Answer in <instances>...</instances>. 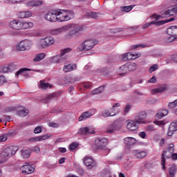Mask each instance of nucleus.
<instances>
[{"label": "nucleus", "instance_id": "nucleus-1", "mask_svg": "<svg viewBox=\"0 0 177 177\" xmlns=\"http://www.w3.org/2000/svg\"><path fill=\"white\" fill-rule=\"evenodd\" d=\"M9 27L13 30H27V28H32L34 24L32 22L15 19L9 23Z\"/></svg>", "mask_w": 177, "mask_h": 177}, {"label": "nucleus", "instance_id": "nucleus-2", "mask_svg": "<svg viewBox=\"0 0 177 177\" xmlns=\"http://www.w3.org/2000/svg\"><path fill=\"white\" fill-rule=\"evenodd\" d=\"M85 31V27L82 25L74 24L71 26L69 32L66 34V37L70 39L71 38H77Z\"/></svg>", "mask_w": 177, "mask_h": 177}, {"label": "nucleus", "instance_id": "nucleus-3", "mask_svg": "<svg viewBox=\"0 0 177 177\" xmlns=\"http://www.w3.org/2000/svg\"><path fill=\"white\" fill-rule=\"evenodd\" d=\"M173 1L175 3L177 2V0H173ZM175 13H177V3L174 5L171 9L162 12L160 15H157V14H153L151 17V18L155 19L156 20H160V19H165V17H170V16H174Z\"/></svg>", "mask_w": 177, "mask_h": 177}, {"label": "nucleus", "instance_id": "nucleus-4", "mask_svg": "<svg viewBox=\"0 0 177 177\" xmlns=\"http://www.w3.org/2000/svg\"><path fill=\"white\" fill-rule=\"evenodd\" d=\"M175 149L174 148V144H170L167 150L165 151L164 153L161 154V165L162 169L165 170V157L167 158H171V156L174 153Z\"/></svg>", "mask_w": 177, "mask_h": 177}, {"label": "nucleus", "instance_id": "nucleus-5", "mask_svg": "<svg viewBox=\"0 0 177 177\" xmlns=\"http://www.w3.org/2000/svg\"><path fill=\"white\" fill-rule=\"evenodd\" d=\"M96 44H97V41H93V39H87L82 43V44L77 48V50L79 52L91 50V49H92Z\"/></svg>", "mask_w": 177, "mask_h": 177}, {"label": "nucleus", "instance_id": "nucleus-6", "mask_svg": "<svg viewBox=\"0 0 177 177\" xmlns=\"http://www.w3.org/2000/svg\"><path fill=\"white\" fill-rule=\"evenodd\" d=\"M17 150H19V147L17 146L8 147L1 152V158H6L7 157H13Z\"/></svg>", "mask_w": 177, "mask_h": 177}, {"label": "nucleus", "instance_id": "nucleus-7", "mask_svg": "<svg viewBox=\"0 0 177 177\" xmlns=\"http://www.w3.org/2000/svg\"><path fill=\"white\" fill-rule=\"evenodd\" d=\"M55 39L50 36H48L40 40V48H41V49H45V48H48V46L53 45Z\"/></svg>", "mask_w": 177, "mask_h": 177}, {"label": "nucleus", "instance_id": "nucleus-8", "mask_svg": "<svg viewBox=\"0 0 177 177\" xmlns=\"http://www.w3.org/2000/svg\"><path fill=\"white\" fill-rule=\"evenodd\" d=\"M30 48H31V46L30 45V42H28L26 40L20 41L16 46V49L19 52H21L22 50H28Z\"/></svg>", "mask_w": 177, "mask_h": 177}, {"label": "nucleus", "instance_id": "nucleus-9", "mask_svg": "<svg viewBox=\"0 0 177 177\" xmlns=\"http://www.w3.org/2000/svg\"><path fill=\"white\" fill-rule=\"evenodd\" d=\"M21 171L25 175H30V174H33L34 171H35V167L34 165H25L21 167Z\"/></svg>", "mask_w": 177, "mask_h": 177}, {"label": "nucleus", "instance_id": "nucleus-10", "mask_svg": "<svg viewBox=\"0 0 177 177\" xmlns=\"http://www.w3.org/2000/svg\"><path fill=\"white\" fill-rule=\"evenodd\" d=\"M56 10L49 11L45 16V20L48 21L55 22L57 21Z\"/></svg>", "mask_w": 177, "mask_h": 177}, {"label": "nucleus", "instance_id": "nucleus-11", "mask_svg": "<svg viewBox=\"0 0 177 177\" xmlns=\"http://www.w3.org/2000/svg\"><path fill=\"white\" fill-rule=\"evenodd\" d=\"M96 149H102L107 145V139L106 138H97L95 141Z\"/></svg>", "mask_w": 177, "mask_h": 177}, {"label": "nucleus", "instance_id": "nucleus-12", "mask_svg": "<svg viewBox=\"0 0 177 177\" xmlns=\"http://www.w3.org/2000/svg\"><path fill=\"white\" fill-rule=\"evenodd\" d=\"M146 117H147V113L146 111H140L136 116L135 121H136L138 124H145V120H146Z\"/></svg>", "mask_w": 177, "mask_h": 177}, {"label": "nucleus", "instance_id": "nucleus-13", "mask_svg": "<svg viewBox=\"0 0 177 177\" xmlns=\"http://www.w3.org/2000/svg\"><path fill=\"white\" fill-rule=\"evenodd\" d=\"M57 21H67L65 10H56Z\"/></svg>", "mask_w": 177, "mask_h": 177}, {"label": "nucleus", "instance_id": "nucleus-14", "mask_svg": "<svg viewBox=\"0 0 177 177\" xmlns=\"http://www.w3.org/2000/svg\"><path fill=\"white\" fill-rule=\"evenodd\" d=\"M77 133L78 135H93L95 131L91 127H82L78 131Z\"/></svg>", "mask_w": 177, "mask_h": 177}, {"label": "nucleus", "instance_id": "nucleus-15", "mask_svg": "<svg viewBox=\"0 0 177 177\" xmlns=\"http://www.w3.org/2000/svg\"><path fill=\"white\" fill-rule=\"evenodd\" d=\"M83 161L88 169H92L96 167V162L91 158H84Z\"/></svg>", "mask_w": 177, "mask_h": 177}, {"label": "nucleus", "instance_id": "nucleus-16", "mask_svg": "<svg viewBox=\"0 0 177 177\" xmlns=\"http://www.w3.org/2000/svg\"><path fill=\"white\" fill-rule=\"evenodd\" d=\"M133 153H134L135 157L139 160H142V158H145V157L147 156V152L145 151H140L139 149L133 150Z\"/></svg>", "mask_w": 177, "mask_h": 177}, {"label": "nucleus", "instance_id": "nucleus-17", "mask_svg": "<svg viewBox=\"0 0 177 177\" xmlns=\"http://www.w3.org/2000/svg\"><path fill=\"white\" fill-rule=\"evenodd\" d=\"M124 141L127 149H129L131 146H133L136 143V139L133 137H127L124 139Z\"/></svg>", "mask_w": 177, "mask_h": 177}, {"label": "nucleus", "instance_id": "nucleus-18", "mask_svg": "<svg viewBox=\"0 0 177 177\" xmlns=\"http://www.w3.org/2000/svg\"><path fill=\"white\" fill-rule=\"evenodd\" d=\"M118 129H121V126L117 124L116 123H113L107 128L106 133H114V131H118Z\"/></svg>", "mask_w": 177, "mask_h": 177}, {"label": "nucleus", "instance_id": "nucleus-19", "mask_svg": "<svg viewBox=\"0 0 177 177\" xmlns=\"http://www.w3.org/2000/svg\"><path fill=\"white\" fill-rule=\"evenodd\" d=\"M176 131H177V123L171 122L168 129L167 136H172V135H174V132H176Z\"/></svg>", "mask_w": 177, "mask_h": 177}, {"label": "nucleus", "instance_id": "nucleus-20", "mask_svg": "<svg viewBox=\"0 0 177 177\" xmlns=\"http://www.w3.org/2000/svg\"><path fill=\"white\" fill-rule=\"evenodd\" d=\"M138 122L136 121H130L127 123V128L129 131H136L139 126H138Z\"/></svg>", "mask_w": 177, "mask_h": 177}, {"label": "nucleus", "instance_id": "nucleus-21", "mask_svg": "<svg viewBox=\"0 0 177 177\" xmlns=\"http://www.w3.org/2000/svg\"><path fill=\"white\" fill-rule=\"evenodd\" d=\"M167 34L170 37H177V26H171L166 30Z\"/></svg>", "mask_w": 177, "mask_h": 177}, {"label": "nucleus", "instance_id": "nucleus-22", "mask_svg": "<svg viewBox=\"0 0 177 177\" xmlns=\"http://www.w3.org/2000/svg\"><path fill=\"white\" fill-rule=\"evenodd\" d=\"M74 70H77V64H69L68 65H64L63 68V71L65 73H68Z\"/></svg>", "mask_w": 177, "mask_h": 177}, {"label": "nucleus", "instance_id": "nucleus-23", "mask_svg": "<svg viewBox=\"0 0 177 177\" xmlns=\"http://www.w3.org/2000/svg\"><path fill=\"white\" fill-rule=\"evenodd\" d=\"M19 19H26L27 17H31L32 16V12L30 11H21L17 15Z\"/></svg>", "mask_w": 177, "mask_h": 177}, {"label": "nucleus", "instance_id": "nucleus-24", "mask_svg": "<svg viewBox=\"0 0 177 177\" xmlns=\"http://www.w3.org/2000/svg\"><path fill=\"white\" fill-rule=\"evenodd\" d=\"M28 113L29 111L27 109L21 107L19 111L17 112V115H19V117H27V115H28Z\"/></svg>", "mask_w": 177, "mask_h": 177}, {"label": "nucleus", "instance_id": "nucleus-25", "mask_svg": "<svg viewBox=\"0 0 177 177\" xmlns=\"http://www.w3.org/2000/svg\"><path fill=\"white\" fill-rule=\"evenodd\" d=\"M175 20V18L172 17L169 19H165L161 21H152V24H153L155 26H163V24H165V23H169L171 21H174Z\"/></svg>", "mask_w": 177, "mask_h": 177}, {"label": "nucleus", "instance_id": "nucleus-26", "mask_svg": "<svg viewBox=\"0 0 177 177\" xmlns=\"http://www.w3.org/2000/svg\"><path fill=\"white\" fill-rule=\"evenodd\" d=\"M50 62V63H63L64 62H66V60L59 55L51 57Z\"/></svg>", "mask_w": 177, "mask_h": 177}, {"label": "nucleus", "instance_id": "nucleus-27", "mask_svg": "<svg viewBox=\"0 0 177 177\" xmlns=\"http://www.w3.org/2000/svg\"><path fill=\"white\" fill-rule=\"evenodd\" d=\"M118 114V112H113L111 109H105L102 112L103 117L107 118V117H114V115H117Z\"/></svg>", "mask_w": 177, "mask_h": 177}, {"label": "nucleus", "instance_id": "nucleus-28", "mask_svg": "<svg viewBox=\"0 0 177 177\" xmlns=\"http://www.w3.org/2000/svg\"><path fill=\"white\" fill-rule=\"evenodd\" d=\"M21 156L23 158H28L31 156V150L28 148L21 149Z\"/></svg>", "mask_w": 177, "mask_h": 177}, {"label": "nucleus", "instance_id": "nucleus-29", "mask_svg": "<svg viewBox=\"0 0 177 177\" xmlns=\"http://www.w3.org/2000/svg\"><path fill=\"white\" fill-rule=\"evenodd\" d=\"M86 17L87 19H95V20L99 19L100 17V13L99 12H87L86 14Z\"/></svg>", "mask_w": 177, "mask_h": 177}, {"label": "nucleus", "instance_id": "nucleus-30", "mask_svg": "<svg viewBox=\"0 0 177 177\" xmlns=\"http://www.w3.org/2000/svg\"><path fill=\"white\" fill-rule=\"evenodd\" d=\"M44 3L43 1H28L26 5L27 6L31 7V6H40V5H42Z\"/></svg>", "mask_w": 177, "mask_h": 177}, {"label": "nucleus", "instance_id": "nucleus-31", "mask_svg": "<svg viewBox=\"0 0 177 177\" xmlns=\"http://www.w3.org/2000/svg\"><path fill=\"white\" fill-rule=\"evenodd\" d=\"M72 49L71 48H66L63 50H61L60 55L64 59V60H67V53H70L71 52Z\"/></svg>", "mask_w": 177, "mask_h": 177}, {"label": "nucleus", "instance_id": "nucleus-32", "mask_svg": "<svg viewBox=\"0 0 177 177\" xmlns=\"http://www.w3.org/2000/svg\"><path fill=\"white\" fill-rule=\"evenodd\" d=\"M167 87L166 84H162L160 86L157 88L153 89V93H162V92H165L167 91Z\"/></svg>", "mask_w": 177, "mask_h": 177}, {"label": "nucleus", "instance_id": "nucleus-33", "mask_svg": "<svg viewBox=\"0 0 177 177\" xmlns=\"http://www.w3.org/2000/svg\"><path fill=\"white\" fill-rule=\"evenodd\" d=\"M176 174V165H172L169 167V175L170 177H175V174Z\"/></svg>", "mask_w": 177, "mask_h": 177}, {"label": "nucleus", "instance_id": "nucleus-34", "mask_svg": "<svg viewBox=\"0 0 177 177\" xmlns=\"http://www.w3.org/2000/svg\"><path fill=\"white\" fill-rule=\"evenodd\" d=\"M89 117H92V113L89 111L84 112L83 114L79 117V121H84V120H86V118H89Z\"/></svg>", "mask_w": 177, "mask_h": 177}, {"label": "nucleus", "instance_id": "nucleus-35", "mask_svg": "<svg viewBox=\"0 0 177 177\" xmlns=\"http://www.w3.org/2000/svg\"><path fill=\"white\" fill-rule=\"evenodd\" d=\"M120 73H119V75H125V74H127L129 72L127 65H123L120 66Z\"/></svg>", "mask_w": 177, "mask_h": 177}, {"label": "nucleus", "instance_id": "nucleus-36", "mask_svg": "<svg viewBox=\"0 0 177 177\" xmlns=\"http://www.w3.org/2000/svg\"><path fill=\"white\" fill-rule=\"evenodd\" d=\"M64 31V28H59L57 29H53L50 30L51 35H58V34H62Z\"/></svg>", "mask_w": 177, "mask_h": 177}, {"label": "nucleus", "instance_id": "nucleus-37", "mask_svg": "<svg viewBox=\"0 0 177 177\" xmlns=\"http://www.w3.org/2000/svg\"><path fill=\"white\" fill-rule=\"evenodd\" d=\"M104 91V86H101L97 88H95L91 91L92 95H97L98 93H102Z\"/></svg>", "mask_w": 177, "mask_h": 177}, {"label": "nucleus", "instance_id": "nucleus-38", "mask_svg": "<svg viewBox=\"0 0 177 177\" xmlns=\"http://www.w3.org/2000/svg\"><path fill=\"white\" fill-rule=\"evenodd\" d=\"M65 12L66 21H68V20H71V19H74V12L65 10Z\"/></svg>", "mask_w": 177, "mask_h": 177}, {"label": "nucleus", "instance_id": "nucleus-39", "mask_svg": "<svg viewBox=\"0 0 177 177\" xmlns=\"http://www.w3.org/2000/svg\"><path fill=\"white\" fill-rule=\"evenodd\" d=\"M126 66H127V69L129 70V71H135V70L138 68V64L135 63H131Z\"/></svg>", "mask_w": 177, "mask_h": 177}, {"label": "nucleus", "instance_id": "nucleus-40", "mask_svg": "<svg viewBox=\"0 0 177 177\" xmlns=\"http://www.w3.org/2000/svg\"><path fill=\"white\" fill-rule=\"evenodd\" d=\"M26 71H31V69L27 68H21L15 73V77H19L21 74L26 73Z\"/></svg>", "mask_w": 177, "mask_h": 177}, {"label": "nucleus", "instance_id": "nucleus-41", "mask_svg": "<svg viewBox=\"0 0 177 177\" xmlns=\"http://www.w3.org/2000/svg\"><path fill=\"white\" fill-rule=\"evenodd\" d=\"M64 84H73V82H75V79H73L70 76H66L64 78Z\"/></svg>", "mask_w": 177, "mask_h": 177}, {"label": "nucleus", "instance_id": "nucleus-42", "mask_svg": "<svg viewBox=\"0 0 177 177\" xmlns=\"http://www.w3.org/2000/svg\"><path fill=\"white\" fill-rule=\"evenodd\" d=\"M42 59H45V53H41L37 55L34 59L33 62H41Z\"/></svg>", "mask_w": 177, "mask_h": 177}, {"label": "nucleus", "instance_id": "nucleus-43", "mask_svg": "<svg viewBox=\"0 0 177 177\" xmlns=\"http://www.w3.org/2000/svg\"><path fill=\"white\" fill-rule=\"evenodd\" d=\"M40 88L41 89H48V88H52V86L49 83H45L44 81H40Z\"/></svg>", "mask_w": 177, "mask_h": 177}, {"label": "nucleus", "instance_id": "nucleus-44", "mask_svg": "<svg viewBox=\"0 0 177 177\" xmlns=\"http://www.w3.org/2000/svg\"><path fill=\"white\" fill-rule=\"evenodd\" d=\"M9 65L7 66H0V73H3V74L6 73H9Z\"/></svg>", "mask_w": 177, "mask_h": 177}, {"label": "nucleus", "instance_id": "nucleus-45", "mask_svg": "<svg viewBox=\"0 0 177 177\" xmlns=\"http://www.w3.org/2000/svg\"><path fill=\"white\" fill-rule=\"evenodd\" d=\"M4 113H12L16 111V106H8L3 109Z\"/></svg>", "mask_w": 177, "mask_h": 177}, {"label": "nucleus", "instance_id": "nucleus-46", "mask_svg": "<svg viewBox=\"0 0 177 177\" xmlns=\"http://www.w3.org/2000/svg\"><path fill=\"white\" fill-rule=\"evenodd\" d=\"M77 147L78 143L73 142L69 145V150H71V151H74V150H75Z\"/></svg>", "mask_w": 177, "mask_h": 177}, {"label": "nucleus", "instance_id": "nucleus-47", "mask_svg": "<svg viewBox=\"0 0 177 177\" xmlns=\"http://www.w3.org/2000/svg\"><path fill=\"white\" fill-rule=\"evenodd\" d=\"M131 109H132V105L130 104H127L124 109V114H128V113L131 111Z\"/></svg>", "mask_w": 177, "mask_h": 177}, {"label": "nucleus", "instance_id": "nucleus-48", "mask_svg": "<svg viewBox=\"0 0 177 177\" xmlns=\"http://www.w3.org/2000/svg\"><path fill=\"white\" fill-rule=\"evenodd\" d=\"M158 65L157 64H155L149 68V73H153V71H156V70H158Z\"/></svg>", "mask_w": 177, "mask_h": 177}, {"label": "nucleus", "instance_id": "nucleus-49", "mask_svg": "<svg viewBox=\"0 0 177 177\" xmlns=\"http://www.w3.org/2000/svg\"><path fill=\"white\" fill-rule=\"evenodd\" d=\"M115 107H121V104L120 103H115L112 106V107L110 109L112 113H117L118 111H115Z\"/></svg>", "mask_w": 177, "mask_h": 177}, {"label": "nucleus", "instance_id": "nucleus-50", "mask_svg": "<svg viewBox=\"0 0 177 177\" xmlns=\"http://www.w3.org/2000/svg\"><path fill=\"white\" fill-rule=\"evenodd\" d=\"M6 135H7V138H12V136H16V131L15 130H10L6 133Z\"/></svg>", "mask_w": 177, "mask_h": 177}, {"label": "nucleus", "instance_id": "nucleus-51", "mask_svg": "<svg viewBox=\"0 0 177 177\" xmlns=\"http://www.w3.org/2000/svg\"><path fill=\"white\" fill-rule=\"evenodd\" d=\"M133 9V6H127L122 8V12H131Z\"/></svg>", "mask_w": 177, "mask_h": 177}, {"label": "nucleus", "instance_id": "nucleus-52", "mask_svg": "<svg viewBox=\"0 0 177 177\" xmlns=\"http://www.w3.org/2000/svg\"><path fill=\"white\" fill-rule=\"evenodd\" d=\"M24 0H4L6 3H19V2H23Z\"/></svg>", "mask_w": 177, "mask_h": 177}, {"label": "nucleus", "instance_id": "nucleus-53", "mask_svg": "<svg viewBox=\"0 0 177 177\" xmlns=\"http://www.w3.org/2000/svg\"><path fill=\"white\" fill-rule=\"evenodd\" d=\"M10 71H15V70L17 69V65L15 64H8Z\"/></svg>", "mask_w": 177, "mask_h": 177}, {"label": "nucleus", "instance_id": "nucleus-54", "mask_svg": "<svg viewBox=\"0 0 177 177\" xmlns=\"http://www.w3.org/2000/svg\"><path fill=\"white\" fill-rule=\"evenodd\" d=\"M50 137V135H46V134L39 136L40 142H41V140H46L49 139Z\"/></svg>", "mask_w": 177, "mask_h": 177}, {"label": "nucleus", "instance_id": "nucleus-55", "mask_svg": "<svg viewBox=\"0 0 177 177\" xmlns=\"http://www.w3.org/2000/svg\"><path fill=\"white\" fill-rule=\"evenodd\" d=\"M6 140H8V136L6 134L0 136V142H6Z\"/></svg>", "mask_w": 177, "mask_h": 177}, {"label": "nucleus", "instance_id": "nucleus-56", "mask_svg": "<svg viewBox=\"0 0 177 177\" xmlns=\"http://www.w3.org/2000/svg\"><path fill=\"white\" fill-rule=\"evenodd\" d=\"M6 82V78L4 75H0V85H3Z\"/></svg>", "mask_w": 177, "mask_h": 177}, {"label": "nucleus", "instance_id": "nucleus-57", "mask_svg": "<svg viewBox=\"0 0 177 177\" xmlns=\"http://www.w3.org/2000/svg\"><path fill=\"white\" fill-rule=\"evenodd\" d=\"M42 132V127H37L34 129V133H41Z\"/></svg>", "mask_w": 177, "mask_h": 177}, {"label": "nucleus", "instance_id": "nucleus-58", "mask_svg": "<svg viewBox=\"0 0 177 177\" xmlns=\"http://www.w3.org/2000/svg\"><path fill=\"white\" fill-rule=\"evenodd\" d=\"M138 48H146L145 44H136L132 46V49H138Z\"/></svg>", "mask_w": 177, "mask_h": 177}, {"label": "nucleus", "instance_id": "nucleus-59", "mask_svg": "<svg viewBox=\"0 0 177 177\" xmlns=\"http://www.w3.org/2000/svg\"><path fill=\"white\" fill-rule=\"evenodd\" d=\"M28 142H40L39 136L32 138L28 140Z\"/></svg>", "mask_w": 177, "mask_h": 177}, {"label": "nucleus", "instance_id": "nucleus-60", "mask_svg": "<svg viewBox=\"0 0 177 177\" xmlns=\"http://www.w3.org/2000/svg\"><path fill=\"white\" fill-rule=\"evenodd\" d=\"M136 57H132V53H127V62L128 60H134Z\"/></svg>", "mask_w": 177, "mask_h": 177}, {"label": "nucleus", "instance_id": "nucleus-61", "mask_svg": "<svg viewBox=\"0 0 177 177\" xmlns=\"http://www.w3.org/2000/svg\"><path fill=\"white\" fill-rule=\"evenodd\" d=\"M156 118H158V120L162 118V117H165L164 115L161 111H159L158 113L156 114Z\"/></svg>", "mask_w": 177, "mask_h": 177}, {"label": "nucleus", "instance_id": "nucleus-62", "mask_svg": "<svg viewBox=\"0 0 177 177\" xmlns=\"http://www.w3.org/2000/svg\"><path fill=\"white\" fill-rule=\"evenodd\" d=\"M176 38L177 37L175 36H170L167 38V42H174Z\"/></svg>", "mask_w": 177, "mask_h": 177}, {"label": "nucleus", "instance_id": "nucleus-63", "mask_svg": "<svg viewBox=\"0 0 177 177\" xmlns=\"http://www.w3.org/2000/svg\"><path fill=\"white\" fill-rule=\"evenodd\" d=\"M156 125H165V121L164 120H160V121H156L154 122Z\"/></svg>", "mask_w": 177, "mask_h": 177}, {"label": "nucleus", "instance_id": "nucleus-64", "mask_svg": "<svg viewBox=\"0 0 177 177\" xmlns=\"http://www.w3.org/2000/svg\"><path fill=\"white\" fill-rule=\"evenodd\" d=\"M84 88H91V86H92V83L91 82L84 83Z\"/></svg>", "mask_w": 177, "mask_h": 177}]
</instances>
